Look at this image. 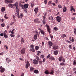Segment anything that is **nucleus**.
<instances>
[{
    "instance_id": "nucleus-64",
    "label": "nucleus",
    "mask_w": 76,
    "mask_h": 76,
    "mask_svg": "<svg viewBox=\"0 0 76 76\" xmlns=\"http://www.w3.org/2000/svg\"><path fill=\"white\" fill-rule=\"evenodd\" d=\"M41 57H42V58H44V56L43 55H41Z\"/></svg>"
},
{
    "instance_id": "nucleus-49",
    "label": "nucleus",
    "mask_w": 76,
    "mask_h": 76,
    "mask_svg": "<svg viewBox=\"0 0 76 76\" xmlns=\"http://www.w3.org/2000/svg\"><path fill=\"white\" fill-rule=\"evenodd\" d=\"M4 54V53L3 52H1V53H0V56H3Z\"/></svg>"
},
{
    "instance_id": "nucleus-22",
    "label": "nucleus",
    "mask_w": 76,
    "mask_h": 76,
    "mask_svg": "<svg viewBox=\"0 0 76 76\" xmlns=\"http://www.w3.org/2000/svg\"><path fill=\"white\" fill-rule=\"evenodd\" d=\"M30 51H31L32 52H33V53H35V50L34 48H31L30 49Z\"/></svg>"
},
{
    "instance_id": "nucleus-31",
    "label": "nucleus",
    "mask_w": 76,
    "mask_h": 76,
    "mask_svg": "<svg viewBox=\"0 0 76 76\" xmlns=\"http://www.w3.org/2000/svg\"><path fill=\"white\" fill-rule=\"evenodd\" d=\"M39 49V47L38 46H36L35 47V50H38Z\"/></svg>"
},
{
    "instance_id": "nucleus-60",
    "label": "nucleus",
    "mask_w": 76,
    "mask_h": 76,
    "mask_svg": "<svg viewBox=\"0 0 76 76\" xmlns=\"http://www.w3.org/2000/svg\"><path fill=\"white\" fill-rule=\"evenodd\" d=\"M34 45H31L30 46V47L31 48H34Z\"/></svg>"
},
{
    "instance_id": "nucleus-45",
    "label": "nucleus",
    "mask_w": 76,
    "mask_h": 76,
    "mask_svg": "<svg viewBox=\"0 0 76 76\" xmlns=\"http://www.w3.org/2000/svg\"><path fill=\"white\" fill-rule=\"evenodd\" d=\"M24 3V2H20V4L19 5L20 6H22V3Z\"/></svg>"
},
{
    "instance_id": "nucleus-19",
    "label": "nucleus",
    "mask_w": 76,
    "mask_h": 76,
    "mask_svg": "<svg viewBox=\"0 0 76 76\" xmlns=\"http://www.w3.org/2000/svg\"><path fill=\"white\" fill-rule=\"evenodd\" d=\"M28 4H25L24 5V9H27L28 7Z\"/></svg>"
},
{
    "instance_id": "nucleus-9",
    "label": "nucleus",
    "mask_w": 76,
    "mask_h": 76,
    "mask_svg": "<svg viewBox=\"0 0 76 76\" xmlns=\"http://www.w3.org/2000/svg\"><path fill=\"white\" fill-rule=\"evenodd\" d=\"M53 50H58V47L56 46V45H54L53 46Z\"/></svg>"
},
{
    "instance_id": "nucleus-15",
    "label": "nucleus",
    "mask_w": 76,
    "mask_h": 76,
    "mask_svg": "<svg viewBox=\"0 0 76 76\" xmlns=\"http://www.w3.org/2000/svg\"><path fill=\"white\" fill-rule=\"evenodd\" d=\"M53 53L54 55H57V54H58V50H55L54 51Z\"/></svg>"
},
{
    "instance_id": "nucleus-24",
    "label": "nucleus",
    "mask_w": 76,
    "mask_h": 76,
    "mask_svg": "<svg viewBox=\"0 0 76 76\" xmlns=\"http://www.w3.org/2000/svg\"><path fill=\"white\" fill-rule=\"evenodd\" d=\"M24 43V39H23V38H21V44H23Z\"/></svg>"
},
{
    "instance_id": "nucleus-37",
    "label": "nucleus",
    "mask_w": 76,
    "mask_h": 76,
    "mask_svg": "<svg viewBox=\"0 0 76 76\" xmlns=\"http://www.w3.org/2000/svg\"><path fill=\"white\" fill-rule=\"evenodd\" d=\"M49 35L50 38H51V40H52L53 38V36L52 34H50Z\"/></svg>"
},
{
    "instance_id": "nucleus-13",
    "label": "nucleus",
    "mask_w": 76,
    "mask_h": 76,
    "mask_svg": "<svg viewBox=\"0 0 76 76\" xmlns=\"http://www.w3.org/2000/svg\"><path fill=\"white\" fill-rule=\"evenodd\" d=\"M1 10V12H2V13H4V11H5V10H6L5 7H2Z\"/></svg>"
},
{
    "instance_id": "nucleus-51",
    "label": "nucleus",
    "mask_w": 76,
    "mask_h": 76,
    "mask_svg": "<svg viewBox=\"0 0 76 76\" xmlns=\"http://www.w3.org/2000/svg\"><path fill=\"white\" fill-rule=\"evenodd\" d=\"M44 2L45 3V4H46L47 3V0H45Z\"/></svg>"
},
{
    "instance_id": "nucleus-42",
    "label": "nucleus",
    "mask_w": 76,
    "mask_h": 76,
    "mask_svg": "<svg viewBox=\"0 0 76 76\" xmlns=\"http://www.w3.org/2000/svg\"><path fill=\"white\" fill-rule=\"evenodd\" d=\"M10 36L11 37H13V38L14 37H15V35L13 34H10Z\"/></svg>"
},
{
    "instance_id": "nucleus-33",
    "label": "nucleus",
    "mask_w": 76,
    "mask_h": 76,
    "mask_svg": "<svg viewBox=\"0 0 76 76\" xmlns=\"http://www.w3.org/2000/svg\"><path fill=\"white\" fill-rule=\"evenodd\" d=\"M15 29H13L11 31V34H15V32H14V31H15Z\"/></svg>"
},
{
    "instance_id": "nucleus-41",
    "label": "nucleus",
    "mask_w": 76,
    "mask_h": 76,
    "mask_svg": "<svg viewBox=\"0 0 76 76\" xmlns=\"http://www.w3.org/2000/svg\"><path fill=\"white\" fill-rule=\"evenodd\" d=\"M4 48L6 50H7L8 49V47L7 45H5L4 46Z\"/></svg>"
},
{
    "instance_id": "nucleus-6",
    "label": "nucleus",
    "mask_w": 76,
    "mask_h": 76,
    "mask_svg": "<svg viewBox=\"0 0 76 76\" xmlns=\"http://www.w3.org/2000/svg\"><path fill=\"white\" fill-rule=\"evenodd\" d=\"M30 66V64L28 61H27L26 62V68L28 69V67Z\"/></svg>"
},
{
    "instance_id": "nucleus-55",
    "label": "nucleus",
    "mask_w": 76,
    "mask_h": 76,
    "mask_svg": "<svg viewBox=\"0 0 76 76\" xmlns=\"http://www.w3.org/2000/svg\"><path fill=\"white\" fill-rule=\"evenodd\" d=\"M42 45L43 47L44 46V42H42Z\"/></svg>"
},
{
    "instance_id": "nucleus-5",
    "label": "nucleus",
    "mask_w": 76,
    "mask_h": 76,
    "mask_svg": "<svg viewBox=\"0 0 76 76\" xmlns=\"http://www.w3.org/2000/svg\"><path fill=\"white\" fill-rule=\"evenodd\" d=\"M56 20L58 22H60L61 21V17L58 16L56 17Z\"/></svg>"
},
{
    "instance_id": "nucleus-38",
    "label": "nucleus",
    "mask_w": 76,
    "mask_h": 76,
    "mask_svg": "<svg viewBox=\"0 0 76 76\" xmlns=\"http://www.w3.org/2000/svg\"><path fill=\"white\" fill-rule=\"evenodd\" d=\"M40 54H41V51H38L37 52V56H39Z\"/></svg>"
},
{
    "instance_id": "nucleus-63",
    "label": "nucleus",
    "mask_w": 76,
    "mask_h": 76,
    "mask_svg": "<svg viewBox=\"0 0 76 76\" xmlns=\"http://www.w3.org/2000/svg\"><path fill=\"white\" fill-rule=\"evenodd\" d=\"M62 61H63V62H65V59H64V58H62Z\"/></svg>"
},
{
    "instance_id": "nucleus-11",
    "label": "nucleus",
    "mask_w": 76,
    "mask_h": 76,
    "mask_svg": "<svg viewBox=\"0 0 76 76\" xmlns=\"http://www.w3.org/2000/svg\"><path fill=\"white\" fill-rule=\"evenodd\" d=\"M48 45H49V46H50V47H51V46H53V42L51 41H49L48 42Z\"/></svg>"
},
{
    "instance_id": "nucleus-18",
    "label": "nucleus",
    "mask_w": 76,
    "mask_h": 76,
    "mask_svg": "<svg viewBox=\"0 0 76 76\" xmlns=\"http://www.w3.org/2000/svg\"><path fill=\"white\" fill-rule=\"evenodd\" d=\"M49 74L50 75H53L54 74V70L53 69H51L50 72H49Z\"/></svg>"
},
{
    "instance_id": "nucleus-27",
    "label": "nucleus",
    "mask_w": 76,
    "mask_h": 76,
    "mask_svg": "<svg viewBox=\"0 0 76 76\" xmlns=\"http://www.w3.org/2000/svg\"><path fill=\"white\" fill-rule=\"evenodd\" d=\"M45 74H49L50 73V72L48 70H46L45 72Z\"/></svg>"
},
{
    "instance_id": "nucleus-36",
    "label": "nucleus",
    "mask_w": 76,
    "mask_h": 76,
    "mask_svg": "<svg viewBox=\"0 0 76 76\" xmlns=\"http://www.w3.org/2000/svg\"><path fill=\"white\" fill-rule=\"evenodd\" d=\"M60 65H61V66H64V65H65V64H64V63L62 62L60 63Z\"/></svg>"
},
{
    "instance_id": "nucleus-7",
    "label": "nucleus",
    "mask_w": 76,
    "mask_h": 76,
    "mask_svg": "<svg viewBox=\"0 0 76 76\" xmlns=\"http://www.w3.org/2000/svg\"><path fill=\"white\" fill-rule=\"evenodd\" d=\"M39 19L38 18H36L34 20V21L35 22V23H41V21L39 20Z\"/></svg>"
},
{
    "instance_id": "nucleus-16",
    "label": "nucleus",
    "mask_w": 76,
    "mask_h": 76,
    "mask_svg": "<svg viewBox=\"0 0 76 76\" xmlns=\"http://www.w3.org/2000/svg\"><path fill=\"white\" fill-rule=\"evenodd\" d=\"M34 11L35 12V13L37 14L38 12V8H36L34 10Z\"/></svg>"
},
{
    "instance_id": "nucleus-34",
    "label": "nucleus",
    "mask_w": 76,
    "mask_h": 76,
    "mask_svg": "<svg viewBox=\"0 0 76 76\" xmlns=\"http://www.w3.org/2000/svg\"><path fill=\"white\" fill-rule=\"evenodd\" d=\"M36 34L35 35H38V37H39V34H38V32H37V31H35Z\"/></svg>"
},
{
    "instance_id": "nucleus-26",
    "label": "nucleus",
    "mask_w": 76,
    "mask_h": 76,
    "mask_svg": "<svg viewBox=\"0 0 76 76\" xmlns=\"http://www.w3.org/2000/svg\"><path fill=\"white\" fill-rule=\"evenodd\" d=\"M34 70V68L32 67H31L30 68V71L31 72H33Z\"/></svg>"
},
{
    "instance_id": "nucleus-30",
    "label": "nucleus",
    "mask_w": 76,
    "mask_h": 76,
    "mask_svg": "<svg viewBox=\"0 0 76 76\" xmlns=\"http://www.w3.org/2000/svg\"><path fill=\"white\" fill-rule=\"evenodd\" d=\"M66 37V35L64 34H63L61 36L62 38H65V37Z\"/></svg>"
},
{
    "instance_id": "nucleus-4",
    "label": "nucleus",
    "mask_w": 76,
    "mask_h": 76,
    "mask_svg": "<svg viewBox=\"0 0 76 76\" xmlns=\"http://www.w3.org/2000/svg\"><path fill=\"white\" fill-rule=\"evenodd\" d=\"M46 27H47V30L49 34H50L51 33V31H50V26L48 25V24H46Z\"/></svg>"
},
{
    "instance_id": "nucleus-61",
    "label": "nucleus",
    "mask_w": 76,
    "mask_h": 76,
    "mask_svg": "<svg viewBox=\"0 0 76 76\" xmlns=\"http://www.w3.org/2000/svg\"><path fill=\"white\" fill-rule=\"evenodd\" d=\"M75 41V40L73 38V37H72V42H74Z\"/></svg>"
},
{
    "instance_id": "nucleus-46",
    "label": "nucleus",
    "mask_w": 76,
    "mask_h": 76,
    "mask_svg": "<svg viewBox=\"0 0 76 76\" xmlns=\"http://www.w3.org/2000/svg\"><path fill=\"white\" fill-rule=\"evenodd\" d=\"M54 29L55 31H57V30H58V28L56 27H54Z\"/></svg>"
},
{
    "instance_id": "nucleus-14",
    "label": "nucleus",
    "mask_w": 76,
    "mask_h": 76,
    "mask_svg": "<svg viewBox=\"0 0 76 76\" xmlns=\"http://www.w3.org/2000/svg\"><path fill=\"white\" fill-rule=\"evenodd\" d=\"M67 10V7L65 6H64L63 9V12L64 13L66 12Z\"/></svg>"
},
{
    "instance_id": "nucleus-59",
    "label": "nucleus",
    "mask_w": 76,
    "mask_h": 76,
    "mask_svg": "<svg viewBox=\"0 0 76 76\" xmlns=\"http://www.w3.org/2000/svg\"><path fill=\"white\" fill-rule=\"evenodd\" d=\"M50 57V55L49 54L48 56H47V58H49Z\"/></svg>"
},
{
    "instance_id": "nucleus-35",
    "label": "nucleus",
    "mask_w": 76,
    "mask_h": 76,
    "mask_svg": "<svg viewBox=\"0 0 76 76\" xmlns=\"http://www.w3.org/2000/svg\"><path fill=\"white\" fill-rule=\"evenodd\" d=\"M73 65L74 66H76V61L75 60L73 61Z\"/></svg>"
},
{
    "instance_id": "nucleus-32",
    "label": "nucleus",
    "mask_w": 76,
    "mask_h": 76,
    "mask_svg": "<svg viewBox=\"0 0 76 76\" xmlns=\"http://www.w3.org/2000/svg\"><path fill=\"white\" fill-rule=\"evenodd\" d=\"M34 73H39V72H38V70H35L34 71Z\"/></svg>"
},
{
    "instance_id": "nucleus-50",
    "label": "nucleus",
    "mask_w": 76,
    "mask_h": 76,
    "mask_svg": "<svg viewBox=\"0 0 76 76\" xmlns=\"http://www.w3.org/2000/svg\"><path fill=\"white\" fill-rule=\"evenodd\" d=\"M34 2H32L31 4V7H34Z\"/></svg>"
},
{
    "instance_id": "nucleus-29",
    "label": "nucleus",
    "mask_w": 76,
    "mask_h": 76,
    "mask_svg": "<svg viewBox=\"0 0 76 76\" xmlns=\"http://www.w3.org/2000/svg\"><path fill=\"white\" fill-rule=\"evenodd\" d=\"M42 23L44 25H45V23H46V22H45V19H43Z\"/></svg>"
},
{
    "instance_id": "nucleus-10",
    "label": "nucleus",
    "mask_w": 76,
    "mask_h": 76,
    "mask_svg": "<svg viewBox=\"0 0 76 76\" xmlns=\"http://www.w3.org/2000/svg\"><path fill=\"white\" fill-rule=\"evenodd\" d=\"M49 60L51 61H53L55 60V58L54 57L51 56L49 58Z\"/></svg>"
},
{
    "instance_id": "nucleus-8",
    "label": "nucleus",
    "mask_w": 76,
    "mask_h": 76,
    "mask_svg": "<svg viewBox=\"0 0 76 76\" xmlns=\"http://www.w3.org/2000/svg\"><path fill=\"white\" fill-rule=\"evenodd\" d=\"M5 32H7V31L5 30L4 32V38H8V36L6 34Z\"/></svg>"
},
{
    "instance_id": "nucleus-47",
    "label": "nucleus",
    "mask_w": 76,
    "mask_h": 76,
    "mask_svg": "<svg viewBox=\"0 0 76 76\" xmlns=\"http://www.w3.org/2000/svg\"><path fill=\"white\" fill-rule=\"evenodd\" d=\"M50 18L51 19V20L52 21H53V20H54V18H53V16H50Z\"/></svg>"
},
{
    "instance_id": "nucleus-28",
    "label": "nucleus",
    "mask_w": 76,
    "mask_h": 76,
    "mask_svg": "<svg viewBox=\"0 0 76 76\" xmlns=\"http://www.w3.org/2000/svg\"><path fill=\"white\" fill-rule=\"evenodd\" d=\"M40 32L41 34H43V35H44V34H45V31H44V30H41V31H40Z\"/></svg>"
},
{
    "instance_id": "nucleus-54",
    "label": "nucleus",
    "mask_w": 76,
    "mask_h": 76,
    "mask_svg": "<svg viewBox=\"0 0 76 76\" xmlns=\"http://www.w3.org/2000/svg\"><path fill=\"white\" fill-rule=\"evenodd\" d=\"M21 6L22 9H24V5H23V4Z\"/></svg>"
},
{
    "instance_id": "nucleus-21",
    "label": "nucleus",
    "mask_w": 76,
    "mask_h": 76,
    "mask_svg": "<svg viewBox=\"0 0 76 76\" xmlns=\"http://www.w3.org/2000/svg\"><path fill=\"white\" fill-rule=\"evenodd\" d=\"M62 59H63V56H62L59 57L58 58V60L59 61H61Z\"/></svg>"
},
{
    "instance_id": "nucleus-39",
    "label": "nucleus",
    "mask_w": 76,
    "mask_h": 76,
    "mask_svg": "<svg viewBox=\"0 0 76 76\" xmlns=\"http://www.w3.org/2000/svg\"><path fill=\"white\" fill-rule=\"evenodd\" d=\"M70 8H71L70 10L71 12H72V11H73V7L72 6H71L70 7Z\"/></svg>"
},
{
    "instance_id": "nucleus-53",
    "label": "nucleus",
    "mask_w": 76,
    "mask_h": 76,
    "mask_svg": "<svg viewBox=\"0 0 76 76\" xmlns=\"http://www.w3.org/2000/svg\"><path fill=\"white\" fill-rule=\"evenodd\" d=\"M72 20H75V17H72Z\"/></svg>"
},
{
    "instance_id": "nucleus-3",
    "label": "nucleus",
    "mask_w": 76,
    "mask_h": 76,
    "mask_svg": "<svg viewBox=\"0 0 76 76\" xmlns=\"http://www.w3.org/2000/svg\"><path fill=\"white\" fill-rule=\"evenodd\" d=\"M26 50V48H23L20 51L21 53L22 54H25Z\"/></svg>"
},
{
    "instance_id": "nucleus-43",
    "label": "nucleus",
    "mask_w": 76,
    "mask_h": 76,
    "mask_svg": "<svg viewBox=\"0 0 76 76\" xmlns=\"http://www.w3.org/2000/svg\"><path fill=\"white\" fill-rule=\"evenodd\" d=\"M36 59H37V61L39 60V57H38L37 56H36Z\"/></svg>"
},
{
    "instance_id": "nucleus-12",
    "label": "nucleus",
    "mask_w": 76,
    "mask_h": 76,
    "mask_svg": "<svg viewBox=\"0 0 76 76\" xmlns=\"http://www.w3.org/2000/svg\"><path fill=\"white\" fill-rule=\"evenodd\" d=\"M5 71V69H4V68L3 67H2L0 71L1 73H4V72Z\"/></svg>"
},
{
    "instance_id": "nucleus-44",
    "label": "nucleus",
    "mask_w": 76,
    "mask_h": 76,
    "mask_svg": "<svg viewBox=\"0 0 76 76\" xmlns=\"http://www.w3.org/2000/svg\"><path fill=\"white\" fill-rule=\"evenodd\" d=\"M17 15L18 18V19H19L20 18V15H19V13H18Z\"/></svg>"
},
{
    "instance_id": "nucleus-2",
    "label": "nucleus",
    "mask_w": 76,
    "mask_h": 76,
    "mask_svg": "<svg viewBox=\"0 0 76 76\" xmlns=\"http://www.w3.org/2000/svg\"><path fill=\"white\" fill-rule=\"evenodd\" d=\"M5 3L9 4V3H13V0H4Z\"/></svg>"
},
{
    "instance_id": "nucleus-62",
    "label": "nucleus",
    "mask_w": 76,
    "mask_h": 76,
    "mask_svg": "<svg viewBox=\"0 0 76 76\" xmlns=\"http://www.w3.org/2000/svg\"><path fill=\"white\" fill-rule=\"evenodd\" d=\"M14 23H15V22H13L12 23H11L10 25H13V24H14Z\"/></svg>"
},
{
    "instance_id": "nucleus-17",
    "label": "nucleus",
    "mask_w": 76,
    "mask_h": 76,
    "mask_svg": "<svg viewBox=\"0 0 76 76\" xmlns=\"http://www.w3.org/2000/svg\"><path fill=\"white\" fill-rule=\"evenodd\" d=\"M6 59L7 63H10V62L11 61V60L8 58H7Z\"/></svg>"
},
{
    "instance_id": "nucleus-25",
    "label": "nucleus",
    "mask_w": 76,
    "mask_h": 76,
    "mask_svg": "<svg viewBox=\"0 0 76 76\" xmlns=\"http://www.w3.org/2000/svg\"><path fill=\"white\" fill-rule=\"evenodd\" d=\"M23 16V13H21L20 14V18L21 19H22Z\"/></svg>"
},
{
    "instance_id": "nucleus-52",
    "label": "nucleus",
    "mask_w": 76,
    "mask_h": 76,
    "mask_svg": "<svg viewBox=\"0 0 76 76\" xmlns=\"http://www.w3.org/2000/svg\"><path fill=\"white\" fill-rule=\"evenodd\" d=\"M58 7H59V8H60V9L62 8V6H61L60 5H58Z\"/></svg>"
},
{
    "instance_id": "nucleus-1",
    "label": "nucleus",
    "mask_w": 76,
    "mask_h": 76,
    "mask_svg": "<svg viewBox=\"0 0 76 76\" xmlns=\"http://www.w3.org/2000/svg\"><path fill=\"white\" fill-rule=\"evenodd\" d=\"M14 6L15 7L16 10H18V9L19 8V7L18 6V2H16L15 4H14V5L12 4H10L8 5L9 7H11V8H13Z\"/></svg>"
},
{
    "instance_id": "nucleus-23",
    "label": "nucleus",
    "mask_w": 76,
    "mask_h": 76,
    "mask_svg": "<svg viewBox=\"0 0 76 76\" xmlns=\"http://www.w3.org/2000/svg\"><path fill=\"white\" fill-rule=\"evenodd\" d=\"M37 37H38V35L37 34H35L34 37V38L35 40H36L37 39Z\"/></svg>"
},
{
    "instance_id": "nucleus-56",
    "label": "nucleus",
    "mask_w": 76,
    "mask_h": 76,
    "mask_svg": "<svg viewBox=\"0 0 76 76\" xmlns=\"http://www.w3.org/2000/svg\"><path fill=\"white\" fill-rule=\"evenodd\" d=\"M4 17L6 19H8V17H6V14L5 15V16H4Z\"/></svg>"
},
{
    "instance_id": "nucleus-40",
    "label": "nucleus",
    "mask_w": 76,
    "mask_h": 76,
    "mask_svg": "<svg viewBox=\"0 0 76 76\" xmlns=\"http://www.w3.org/2000/svg\"><path fill=\"white\" fill-rule=\"evenodd\" d=\"M1 27L3 28V27H4V26H5V24H4V23H2L1 25Z\"/></svg>"
},
{
    "instance_id": "nucleus-57",
    "label": "nucleus",
    "mask_w": 76,
    "mask_h": 76,
    "mask_svg": "<svg viewBox=\"0 0 76 76\" xmlns=\"http://www.w3.org/2000/svg\"><path fill=\"white\" fill-rule=\"evenodd\" d=\"M45 58H44L42 61V62L44 63V62H45Z\"/></svg>"
},
{
    "instance_id": "nucleus-58",
    "label": "nucleus",
    "mask_w": 76,
    "mask_h": 76,
    "mask_svg": "<svg viewBox=\"0 0 76 76\" xmlns=\"http://www.w3.org/2000/svg\"><path fill=\"white\" fill-rule=\"evenodd\" d=\"M39 63L41 64H42V61H39Z\"/></svg>"
},
{
    "instance_id": "nucleus-48",
    "label": "nucleus",
    "mask_w": 76,
    "mask_h": 76,
    "mask_svg": "<svg viewBox=\"0 0 76 76\" xmlns=\"http://www.w3.org/2000/svg\"><path fill=\"white\" fill-rule=\"evenodd\" d=\"M51 2H52V1H50L48 3V5H50V4H51Z\"/></svg>"
},
{
    "instance_id": "nucleus-20",
    "label": "nucleus",
    "mask_w": 76,
    "mask_h": 76,
    "mask_svg": "<svg viewBox=\"0 0 76 76\" xmlns=\"http://www.w3.org/2000/svg\"><path fill=\"white\" fill-rule=\"evenodd\" d=\"M33 63L34 64H38V61L36 60H34Z\"/></svg>"
}]
</instances>
